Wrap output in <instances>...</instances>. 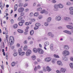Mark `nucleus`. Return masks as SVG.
Listing matches in <instances>:
<instances>
[{
    "label": "nucleus",
    "instance_id": "f257e3e1",
    "mask_svg": "<svg viewBox=\"0 0 73 73\" xmlns=\"http://www.w3.org/2000/svg\"><path fill=\"white\" fill-rule=\"evenodd\" d=\"M62 54L64 56H68L70 54V52L68 50H65L63 52Z\"/></svg>",
    "mask_w": 73,
    "mask_h": 73
},
{
    "label": "nucleus",
    "instance_id": "f03ea898",
    "mask_svg": "<svg viewBox=\"0 0 73 73\" xmlns=\"http://www.w3.org/2000/svg\"><path fill=\"white\" fill-rule=\"evenodd\" d=\"M31 53H32L31 50H30L28 49L26 53V56H29L30 54H31Z\"/></svg>",
    "mask_w": 73,
    "mask_h": 73
},
{
    "label": "nucleus",
    "instance_id": "7ed1b4c3",
    "mask_svg": "<svg viewBox=\"0 0 73 73\" xmlns=\"http://www.w3.org/2000/svg\"><path fill=\"white\" fill-rule=\"evenodd\" d=\"M61 17L60 16H58L56 17L55 19L57 21H60L61 20Z\"/></svg>",
    "mask_w": 73,
    "mask_h": 73
},
{
    "label": "nucleus",
    "instance_id": "20e7f679",
    "mask_svg": "<svg viewBox=\"0 0 73 73\" xmlns=\"http://www.w3.org/2000/svg\"><path fill=\"white\" fill-rule=\"evenodd\" d=\"M24 11V8L23 7H21L18 9V12L19 13L23 12Z\"/></svg>",
    "mask_w": 73,
    "mask_h": 73
},
{
    "label": "nucleus",
    "instance_id": "39448f33",
    "mask_svg": "<svg viewBox=\"0 0 73 73\" xmlns=\"http://www.w3.org/2000/svg\"><path fill=\"white\" fill-rule=\"evenodd\" d=\"M12 38H13V40L14 39V38H13V36L10 37L9 43H10V45H12L13 44V41L12 40Z\"/></svg>",
    "mask_w": 73,
    "mask_h": 73
},
{
    "label": "nucleus",
    "instance_id": "423d86ee",
    "mask_svg": "<svg viewBox=\"0 0 73 73\" xmlns=\"http://www.w3.org/2000/svg\"><path fill=\"white\" fill-rule=\"evenodd\" d=\"M38 50L39 54H42L44 53V50H42L41 49L39 48H38Z\"/></svg>",
    "mask_w": 73,
    "mask_h": 73
},
{
    "label": "nucleus",
    "instance_id": "0eeeda50",
    "mask_svg": "<svg viewBox=\"0 0 73 73\" xmlns=\"http://www.w3.org/2000/svg\"><path fill=\"white\" fill-rule=\"evenodd\" d=\"M51 60H52V58L50 57H48L46 58L45 59V60L46 61V62H50L51 61Z\"/></svg>",
    "mask_w": 73,
    "mask_h": 73
},
{
    "label": "nucleus",
    "instance_id": "6e6552de",
    "mask_svg": "<svg viewBox=\"0 0 73 73\" xmlns=\"http://www.w3.org/2000/svg\"><path fill=\"white\" fill-rule=\"evenodd\" d=\"M66 27L68 29H72L73 30V27L72 26H71L69 25H68L66 26Z\"/></svg>",
    "mask_w": 73,
    "mask_h": 73
},
{
    "label": "nucleus",
    "instance_id": "1a4fd4ad",
    "mask_svg": "<svg viewBox=\"0 0 73 73\" xmlns=\"http://www.w3.org/2000/svg\"><path fill=\"white\" fill-rule=\"evenodd\" d=\"M69 9L71 11L70 12V14L73 15V7L70 8Z\"/></svg>",
    "mask_w": 73,
    "mask_h": 73
},
{
    "label": "nucleus",
    "instance_id": "9d476101",
    "mask_svg": "<svg viewBox=\"0 0 73 73\" xmlns=\"http://www.w3.org/2000/svg\"><path fill=\"white\" fill-rule=\"evenodd\" d=\"M48 36H50L51 37H54V35L51 32H48L47 34Z\"/></svg>",
    "mask_w": 73,
    "mask_h": 73
},
{
    "label": "nucleus",
    "instance_id": "9b49d317",
    "mask_svg": "<svg viewBox=\"0 0 73 73\" xmlns=\"http://www.w3.org/2000/svg\"><path fill=\"white\" fill-rule=\"evenodd\" d=\"M64 32L65 33H67V34H68V35H72V33L68 31V30H66L64 31Z\"/></svg>",
    "mask_w": 73,
    "mask_h": 73
},
{
    "label": "nucleus",
    "instance_id": "f8f14e48",
    "mask_svg": "<svg viewBox=\"0 0 73 73\" xmlns=\"http://www.w3.org/2000/svg\"><path fill=\"white\" fill-rule=\"evenodd\" d=\"M60 72L62 73H65L66 72V69L64 68H61L60 69Z\"/></svg>",
    "mask_w": 73,
    "mask_h": 73
},
{
    "label": "nucleus",
    "instance_id": "ddd939ff",
    "mask_svg": "<svg viewBox=\"0 0 73 73\" xmlns=\"http://www.w3.org/2000/svg\"><path fill=\"white\" fill-rule=\"evenodd\" d=\"M57 64L58 65H60V66H62V62L60 61H58L57 62Z\"/></svg>",
    "mask_w": 73,
    "mask_h": 73
},
{
    "label": "nucleus",
    "instance_id": "4468645a",
    "mask_svg": "<svg viewBox=\"0 0 73 73\" xmlns=\"http://www.w3.org/2000/svg\"><path fill=\"white\" fill-rule=\"evenodd\" d=\"M64 19L65 21H70V18L69 17H65L64 18Z\"/></svg>",
    "mask_w": 73,
    "mask_h": 73
},
{
    "label": "nucleus",
    "instance_id": "2eb2a0df",
    "mask_svg": "<svg viewBox=\"0 0 73 73\" xmlns=\"http://www.w3.org/2000/svg\"><path fill=\"white\" fill-rule=\"evenodd\" d=\"M64 49H66L67 50H68L69 48V46L67 45H65L64 46Z\"/></svg>",
    "mask_w": 73,
    "mask_h": 73
},
{
    "label": "nucleus",
    "instance_id": "dca6fc26",
    "mask_svg": "<svg viewBox=\"0 0 73 73\" xmlns=\"http://www.w3.org/2000/svg\"><path fill=\"white\" fill-rule=\"evenodd\" d=\"M58 8H62L64 7V6L63 5H62L61 4H58Z\"/></svg>",
    "mask_w": 73,
    "mask_h": 73
},
{
    "label": "nucleus",
    "instance_id": "f3484780",
    "mask_svg": "<svg viewBox=\"0 0 73 73\" xmlns=\"http://www.w3.org/2000/svg\"><path fill=\"white\" fill-rule=\"evenodd\" d=\"M52 18L50 17H49L47 18L46 19V21L48 22V23H49L50 21H51V20Z\"/></svg>",
    "mask_w": 73,
    "mask_h": 73
},
{
    "label": "nucleus",
    "instance_id": "a211bd4d",
    "mask_svg": "<svg viewBox=\"0 0 73 73\" xmlns=\"http://www.w3.org/2000/svg\"><path fill=\"white\" fill-rule=\"evenodd\" d=\"M47 70L48 72H50V71H51L52 70V69L49 67V66H47L46 67Z\"/></svg>",
    "mask_w": 73,
    "mask_h": 73
},
{
    "label": "nucleus",
    "instance_id": "6ab92c4d",
    "mask_svg": "<svg viewBox=\"0 0 73 73\" xmlns=\"http://www.w3.org/2000/svg\"><path fill=\"white\" fill-rule=\"evenodd\" d=\"M62 59L63 60H64V61H67L68 60V58H66L65 56H63L62 57Z\"/></svg>",
    "mask_w": 73,
    "mask_h": 73
},
{
    "label": "nucleus",
    "instance_id": "aec40b11",
    "mask_svg": "<svg viewBox=\"0 0 73 73\" xmlns=\"http://www.w3.org/2000/svg\"><path fill=\"white\" fill-rule=\"evenodd\" d=\"M49 45V43L48 42H46L44 43V46H46Z\"/></svg>",
    "mask_w": 73,
    "mask_h": 73
},
{
    "label": "nucleus",
    "instance_id": "412c9836",
    "mask_svg": "<svg viewBox=\"0 0 73 73\" xmlns=\"http://www.w3.org/2000/svg\"><path fill=\"white\" fill-rule=\"evenodd\" d=\"M22 19L23 17H22L20 16L18 18L17 20L19 21H21V20Z\"/></svg>",
    "mask_w": 73,
    "mask_h": 73
},
{
    "label": "nucleus",
    "instance_id": "4be33fe9",
    "mask_svg": "<svg viewBox=\"0 0 73 73\" xmlns=\"http://www.w3.org/2000/svg\"><path fill=\"white\" fill-rule=\"evenodd\" d=\"M33 51L35 53H37L38 52V49H37L36 48H34L33 49Z\"/></svg>",
    "mask_w": 73,
    "mask_h": 73
},
{
    "label": "nucleus",
    "instance_id": "5701e85b",
    "mask_svg": "<svg viewBox=\"0 0 73 73\" xmlns=\"http://www.w3.org/2000/svg\"><path fill=\"white\" fill-rule=\"evenodd\" d=\"M22 52V50H21V48H19L18 50V53L19 54H20Z\"/></svg>",
    "mask_w": 73,
    "mask_h": 73
},
{
    "label": "nucleus",
    "instance_id": "b1692460",
    "mask_svg": "<svg viewBox=\"0 0 73 73\" xmlns=\"http://www.w3.org/2000/svg\"><path fill=\"white\" fill-rule=\"evenodd\" d=\"M31 58L33 60H35L36 59V56L35 55H33L31 57Z\"/></svg>",
    "mask_w": 73,
    "mask_h": 73
},
{
    "label": "nucleus",
    "instance_id": "393cba45",
    "mask_svg": "<svg viewBox=\"0 0 73 73\" xmlns=\"http://www.w3.org/2000/svg\"><path fill=\"white\" fill-rule=\"evenodd\" d=\"M27 49H28V47L27 46H25L23 48L24 50L25 51V50H27Z\"/></svg>",
    "mask_w": 73,
    "mask_h": 73
},
{
    "label": "nucleus",
    "instance_id": "a878e982",
    "mask_svg": "<svg viewBox=\"0 0 73 73\" xmlns=\"http://www.w3.org/2000/svg\"><path fill=\"white\" fill-rule=\"evenodd\" d=\"M54 56L55 58H60V56H58V55L56 54H54Z\"/></svg>",
    "mask_w": 73,
    "mask_h": 73
},
{
    "label": "nucleus",
    "instance_id": "bb28decb",
    "mask_svg": "<svg viewBox=\"0 0 73 73\" xmlns=\"http://www.w3.org/2000/svg\"><path fill=\"white\" fill-rule=\"evenodd\" d=\"M17 31L19 33H23V31L21 30L18 29Z\"/></svg>",
    "mask_w": 73,
    "mask_h": 73
},
{
    "label": "nucleus",
    "instance_id": "cd10ccee",
    "mask_svg": "<svg viewBox=\"0 0 73 73\" xmlns=\"http://www.w3.org/2000/svg\"><path fill=\"white\" fill-rule=\"evenodd\" d=\"M25 54V52H22L19 55H21V56H23Z\"/></svg>",
    "mask_w": 73,
    "mask_h": 73
},
{
    "label": "nucleus",
    "instance_id": "c85d7f7f",
    "mask_svg": "<svg viewBox=\"0 0 73 73\" xmlns=\"http://www.w3.org/2000/svg\"><path fill=\"white\" fill-rule=\"evenodd\" d=\"M38 12H36L35 13L34 16H38Z\"/></svg>",
    "mask_w": 73,
    "mask_h": 73
},
{
    "label": "nucleus",
    "instance_id": "c756f323",
    "mask_svg": "<svg viewBox=\"0 0 73 73\" xmlns=\"http://www.w3.org/2000/svg\"><path fill=\"white\" fill-rule=\"evenodd\" d=\"M69 65L72 68V69H73V63H70Z\"/></svg>",
    "mask_w": 73,
    "mask_h": 73
},
{
    "label": "nucleus",
    "instance_id": "7c9ffc66",
    "mask_svg": "<svg viewBox=\"0 0 73 73\" xmlns=\"http://www.w3.org/2000/svg\"><path fill=\"white\" fill-rule=\"evenodd\" d=\"M0 7H1V9H3V3L2 2H0Z\"/></svg>",
    "mask_w": 73,
    "mask_h": 73
},
{
    "label": "nucleus",
    "instance_id": "2f4dec72",
    "mask_svg": "<svg viewBox=\"0 0 73 73\" xmlns=\"http://www.w3.org/2000/svg\"><path fill=\"white\" fill-rule=\"evenodd\" d=\"M17 52H15L14 53L13 56L14 57H16V56H17Z\"/></svg>",
    "mask_w": 73,
    "mask_h": 73
},
{
    "label": "nucleus",
    "instance_id": "473e14b6",
    "mask_svg": "<svg viewBox=\"0 0 73 73\" xmlns=\"http://www.w3.org/2000/svg\"><path fill=\"white\" fill-rule=\"evenodd\" d=\"M36 26V27H40V25H41V24L38 23H36L35 24Z\"/></svg>",
    "mask_w": 73,
    "mask_h": 73
},
{
    "label": "nucleus",
    "instance_id": "72a5a7b5",
    "mask_svg": "<svg viewBox=\"0 0 73 73\" xmlns=\"http://www.w3.org/2000/svg\"><path fill=\"white\" fill-rule=\"evenodd\" d=\"M16 64V63L15 62H13L11 64V65L12 66H15V65Z\"/></svg>",
    "mask_w": 73,
    "mask_h": 73
},
{
    "label": "nucleus",
    "instance_id": "f704fd0d",
    "mask_svg": "<svg viewBox=\"0 0 73 73\" xmlns=\"http://www.w3.org/2000/svg\"><path fill=\"white\" fill-rule=\"evenodd\" d=\"M36 10L37 11H40L42 10V8L41 7L38 8Z\"/></svg>",
    "mask_w": 73,
    "mask_h": 73
},
{
    "label": "nucleus",
    "instance_id": "c9c22d12",
    "mask_svg": "<svg viewBox=\"0 0 73 73\" xmlns=\"http://www.w3.org/2000/svg\"><path fill=\"white\" fill-rule=\"evenodd\" d=\"M34 15V14H33V13L31 12L30 13L29 15L30 16L32 17V16H33Z\"/></svg>",
    "mask_w": 73,
    "mask_h": 73
},
{
    "label": "nucleus",
    "instance_id": "e433bc0d",
    "mask_svg": "<svg viewBox=\"0 0 73 73\" xmlns=\"http://www.w3.org/2000/svg\"><path fill=\"white\" fill-rule=\"evenodd\" d=\"M56 62V59H52V64H54Z\"/></svg>",
    "mask_w": 73,
    "mask_h": 73
},
{
    "label": "nucleus",
    "instance_id": "4c0bfd02",
    "mask_svg": "<svg viewBox=\"0 0 73 73\" xmlns=\"http://www.w3.org/2000/svg\"><path fill=\"white\" fill-rule=\"evenodd\" d=\"M54 7H55V8H58V5H56L55 4L54 6Z\"/></svg>",
    "mask_w": 73,
    "mask_h": 73
},
{
    "label": "nucleus",
    "instance_id": "58836bf2",
    "mask_svg": "<svg viewBox=\"0 0 73 73\" xmlns=\"http://www.w3.org/2000/svg\"><path fill=\"white\" fill-rule=\"evenodd\" d=\"M13 27L14 28L16 29L17 27V25L15 24L13 25Z\"/></svg>",
    "mask_w": 73,
    "mask_h": 73
},
{
    "label": "nucleus",
    "instance_id": "ea45409f",
    "mask_svg": "<svg viewBox=\"0 0 73 73\" xmlns=\"http://www.w3.org/2000/svg\"><path fill=\"white\" fill-rule=\"evenodd\" d=\"M30 35L31 36H32L33 35V34L34 33V32L33 31V30L31 31L30 32Z\"/></svg>",
    "mask_w": 73,
    "mask_h": 73
},
{
    "label": "nucleus",
    "instance_id": "a19ab883",
    "mask_svg": "<svg viewBox=\"0 0 73 73\" xmlns=\"http://www.w3.org/2000/svg\"><path fill=\"white\" fill-rule=\"evenodd\" d=\"M25 14V13H24L23 12H22L20 14V15L21 16H24V15Z\"/></svg>",
    "mask_w": 73,
    "mask_h": 73
},
{
    "label": "nucleus",
    "instance_id": "79ce46f5",
    "mask_svg": "<svg viewBox=\"0 0 73 73\" xmlns=\"http://www.w3.org/2000/svg\"><path fill=\"white\" fill-rule=\"evenodd\" d=\"M45 10L44 9L41 11L40 13H42V14H43V13H45Z\"/></svg>",
    "mask_w": 73,
    "mask_h": 73
},
{
    "label": "nucleus",
    "instance_id": "37998d69",
    "mask_svg": "<svg viewBox=\"0 0 73 73\" xmlns=\"http://www.w3.org/2000/svg\"><path fill=\"white\" fill-rule=\"evenodd\" d=\"M18 24H19V26H23V24L21 22H19V23Z\"/></svg>",
    "mask_w": 73,
    "mask_h": 73
},
{
    "label": "nucleus",
    "instance_id": "c03bdc74",
    "mask_svg": "<svg viewBox=\"0 0 73 73\" xmlns=\"http://www.w3.org/2000/svg\"><path fill=\"white\" fill-rule=\"evenodd\" d=\"M23 5H24V4L23 3H21L19 4V6L20 7H23Z\"/></svg>",
    "mask_w": 73,
    "mask_h": 73
},
{
    "label": "nucleus",
    "instance_id": "a18cd8bd",
    "mask_svg": "<svg viewBox=\"0 0 73 73\" xmlns=\"http://www.w3.org/2000/svg\"><path fill=\"white\" fill-rule=\"evenodd\" d=\"M48 22H46L44 23V25L46 27L48 26Z\"/></svg>",
    "mask_w": 73,
    "mask_h": 73
},
{
    "label": "nucleus",
    "instance_id": "49530a36",
    "mask_svg": "<svg viewBox=\"0 0 73 73\" xmlns=\"http://www.w3.org/2000/svg\"><path fill=\"white\" fill-rule=\"evenodd\" d=\"M43 71H44V72H46V67H43Z\"/></svg>",
    "mask_w": 73,
    "mask_h": 73
},
{
    "label": "nucleus",
    "instance_id": "de8ad7c7",
    "mask_svg": "<svg viewBox=\"0 0 73 73\" xmlns=\"http://www.w3.org/2000/svg\"><path fill=\"white\" fill-rule=\"evenodd\" d=\"M52 3H56V0H52L51 1Z\"/></svg>",
    "mask_w": 73,
    "mask_h": 73
},
{
    "label": "nucleus",
    "instance_id": "09e8293b",
    "mask_svg": "<svg viewBox=\"0 0 73 73\" xmlns=\"http://www.w3.org/2000/svg\"><path fill=\"white\" fill-rule=\"evenodd\" d=\"M27 6H28V3H26L24 4L23 6L24 7H27Z\"/></svg>",
    "mask_w": 73,
    "mask_h": 73
},
{
    "label": "nucleus",
    "instance_id": "8fccbe9b",
    "mask_svg": "<svg viewBox=\"0 0 73 73\" xmlns=\"http://www.w3.org/2000/svg\"><path fill=\"white\" fill-rule=\"evenodd\" d=\"M42 18V15H39L38 17L39 19H41Z\"/></svg>",
    "mask_w": 73,
    "mask_h": 73
},
{
    "label": "nucleus",
    "instance_id": "3c124183",
    "mask_svg": "<svg viewBox=\"0 0 73 73\" xmlns=\"http://www.w3.org/2000/svg\"><path fill=\"white\" fill-rule=\"evenodd\" d=\"M66 4L67 5H70L71 4L69 2H67L66 3Z\"/></svg>",
    "mask_w": 73,
    "mask_h": 73
},
{
    "label": "nucleus",
    "instance_id": "603ef678",
    "mask_svg": "<svg viewBox=\"0 0 73 73\" xmlns=\"http://www.w3.org/2000/svg\"><path fill=\"white\" fill-rule=\"evenodd\" d=\"M38 28L39 27H38L37 26H36L34 27V29H35V30H36V29H38Z\"/></svg>",
    "mask_w": 73,
    "mask_h": 73
},
{
    "label": "nucleus",
    "instance_id": "864d4df0",
    "mask_svg": "<svg viewBox=\"0 0 73 73\" xmlns=\"http://www.w3.org/2000/svg\"><path fill=\"white\" fill-rule=\"evenodd\" d=\"M37 67H35L34 69L35 72H36V71H37Z\"/></svg>",
    "mask_w": 73,
    "mask_h": 73
},
{
    "label": "nucleus",
    "instance_id": "5fc2aeb1",
    "mask_svg": "<svg viewBox=\"0 0 73 73\" xmlns=\"http://www.w3.org/2000/svg\"><path fill=\"white\" fill-rule=\"evenodd\" d=\"M23 43L24 44H27V40H25L24 41Z\"/></svg>",
    "mask_w": 73,
    "mask_h": 73
},
{
    "label": "nucleus",
    "instance_id": "6e6d98bb",
    "mask_svg": "<svg viewBox=\"0 0 73 73\" xmlns=\"http://www.w3.org/2000/svg\"><path fill=\"white\" fill-rule=\"evenodd\" d=\"M25 12H28V11H29V9H25Z\"/></svg>",
    "mask_w": 73,
    "mask_h": 73
},
{
    "label": "nucleus",
    "instance_id": "4d7b16f0",
    "mask_svg": "<svg viewBox=\"0 0 73 73\" xmlns=\"http://www.w3.org/2000/svg\"><path fill=\"white\" fill-rule=\"evenodd\" d=\"M11 23L12 24H13V22H14V21H13V19H12L11 20Z\"/></svg>",
    "mask_w": 73,
    "mask_h": 73
},
{
    "label": "nucleus",
    "instance_id": "13d9d810",
    "mask_svg": "<svg viewBox=\"0 0 73 73\" xmlns=\"http://www.w3.org/2000/svg\"><path fill=\"white\" fill-rule=\"evenodd\" d=\"M56 72L57 73H61V72L59 70H56Z\"/></svg>",
    "mask_w": 73,
    "mask_h": 73
},
{
    "label": "nucleus",
    "instance_id": "bf43d9fd",
    "mask_svg": "<svg viewBox=\"0 0 73 73\" xmlns=\"http://www.w3.org/2000/svg\"><path fill=\"white\" fill-rule=\"evenodd\" d=\"M29 23L28 22H26L25 23V25H29Z\"/></svg>",
    "mask_w": 73,
    "mask_h": 73
},
{
    "label": "nucleus",
    "instance_id": "052dcab7",
    "mask_svg": "<svg viewBox=\"0 0 73 73\" xmlns=\"http://www.w3.org/2000/svg\"><path fill=\"white\" fill-rule=\"evenodd\" d=\"M24 35H28V32H25L24 33Z\"/></svg>",
    "mask_w": 73,
    "mask_h": 73
},
{
    "label": "nucleus",
    "instance_id": "680f3d73",
    "mask_svg": "<svg viewBox=\"0 0 73 73\" xmlns=\"http://www.w3.org/2000/svg\"><path fill=\"white\" fill-rule=\"evenodd\" d=\"M37 68H38V69H40L41 68V67L40 66L38 65L37 66Z\"/></svg>",
    "mask_w": 73,
    "mask_h": 73
},
{
    "label": "nucleus",
    "instance_id": "e2e57ef3",
    "mask_svg": "<svg viewBox=\"0 0 73 73\" xmlns=\"http://www.w3.org/2000/svg\"><path fill=\"white\" fill-rule=\"evenodd\" d=\"M18 7L17 4H16L15 5L14 8H17Z\"/></svg>",
    "mask_w": 73,
    "mask_h": 73
},
{
    "label": "nucleus",
    "instance_id": "0e129e2a",
    "mask_svg": "<svg viewBox=\"0 0 73 73\" xmlns=\"http://www.w3.org/2000/svg\"><path fill=\"white\" fill-rule=\"evenodd\" d=\"M20 44L18 43L17 44V47H20Z\"/></svg>",
    "mask_w": 73,
    "mask_h": 73
},
{
    "label": "nucleus",
    "instance_id": "69168bd1",
    "mask_svg": "<svg viewBox=\"0 0 73 73\" xmlns=\"http://www.w3.org/2000/svg\"><path fill=\"white\" fill-rule=\"evenodd\" d=\"M37 61L38 62H40L41 60L40 59H37Z\"/></svg>",
    "mask_w": 73,
    "mask_h": 73
},
{
    "label": "nucleus",
    "instance_id": "338daca9",
    "mask_svg": "<svg viewBox=\"0 0 73 73\" xmlns=\"http://www.w3.org/2000/svg\"><path fill=\"white\" fill-rule=\"evenodd\" d=\"M28 40H31V37L29 36L28 37Z\"/></svg>",
    "mask_w": 73,
    "mask_h": 73
},
{
    "label": "nucleus",
    "instance_id": "774afa93",
    "mask_svg": "<svg viewBox=\"0 0 73 73\" xmlns=\"http://www.w3.org/2000/svg\"><path fill=\"white\" fill-rule=\"evenodd\" d=\"M70 60H71L72 61H73V57H72L70 58Z\"/></svg>",
    "mask_w": 73,
    "mask_h": 73
}]
</instances>
